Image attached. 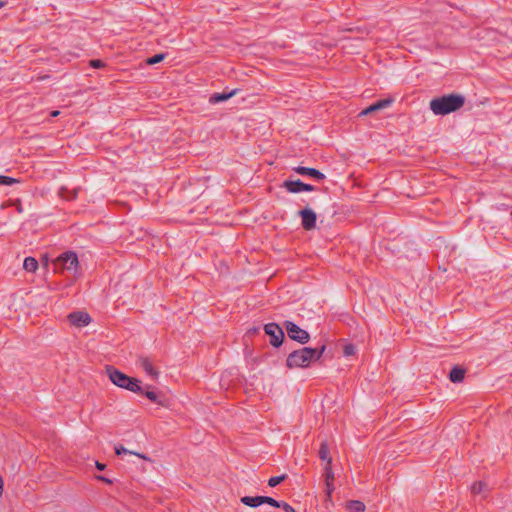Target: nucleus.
Wrapping results in <instances>:
<instances>
[{
    "label": "nucleus",
    "instance_id": "27",
    "mask_svg": "<svg viewBox=\"0 0 512 512\" xmlns=\"http://www.w3.org/2000/svg\"><path fill=\"white\" fill-rule=\"evenodd\" d=\"M145 396L152 402H158V395L154 391H146Z\"/></svg>",
    "mask_w": 512,
    "mask_h": 512
},
{
    "label": "nucleus",
    "instance_id": "24",
    "mask_svg": "<svg viewBox=\"0 0 512 512\" xmlns=\"http://www.w3.org/2000/svg\"><path fill=\"white\" fill-rule=\"evenodd\" d=\"M286 478V475H280V476H273L268 480V485L270 487H276L278 484H280L284 479Z\"/></svg>",
    "mask_w": 512,
    "mask_h": 512
},
{
    "label": "nucleus",
    "instance_id": "21",
    "mask_svg": "<svg viewBox=\"0 0 512 512\" xmlns=\"http://www.w3.org/2000/svg\"><path fill=\"white\" fill-rule=\"evenodd\" d=\"M319 457L321 460L326 461V464L330 460L332 462L331 457L329 456V447L326 442H322L320 450H319Z\"/></svg>",
    "mask_w": 512,
    "mask_h": 512
},
{
    "label": "nucleus",
    "instance_id": "13",
    "mask_svg": "<svg viewBox=\"0 0 512 512\" xmlns=\"http://www.w3.org/2000/svg\"><path fill=\"white\" fill-rule=\"evenodd\" d=\"M294 171L300 175H307V176L313 177L317 180L325 179V175L315 168L297 166L294 168Z\"/></svg>",
    "mask_w": 512,
    "mask_h": 512
},
{
    "label": "nucleus",
    "instance_id": "15",
    "mask_svg": "<svg viewBox=\"0 0 512 512\" xmlns=\"http://www.w3.org/2000/svg\"><path fill=\"white\" fill-rule=\"evenodd\" d=\"M241 503L246 506L256 508L262 505V496H244L241 498Z\"/></svg>",
    "mask_w": 512,
    "mask_h": 512
},
{
    "label": "nucleus",
    "instance_id": "18",
    "mask_svg": "<svg viewBox=\"0 0 512 512\" xmlns=\"http://www.w3.org/2000/svg\"><path fill=\"white\" fill-rule=\"evenodd\" d=\"M124 389L134 393H140L142 392L141 382L138 379L131 377L128 381V385H126Z\"/></svg>",
    "mask_w": 512,
    "mask_h": 512
},
{
    "label": "nucleus",
    "instance_id": "30",
    "mask_svg": "<svg viewBox=\"0 0 512 512\" xmlns=\"http://www.w3.org/2000/svg\"><path fill=\"white\" fill-rule=\"evenodd\" d=\"M95 466L98 470H104L105 469V464L103 463H100L98 461L95 462Z\"/></svg>",
    "mask_w": 512,
    "mask_h": 512
},
{
    "label": "nucleus",
    "instance_id": "35",
    "mask_svg": "<svg viewBox=\"0 0 512 512\" xmlns=\"http://www.w3.org/2000/svg\"><path fill=\"white\" fill-rule=\"evenodd\" d=\"M4 6V2L0 1V8Z\"/></svg>",
    "mask_w": 512,
    "mask_h": 512
},
{
    "label": "nucleus",
    "instance_id": "6",
    "mask_svg": "<svg viewBox=\"0 0 512 512\" xmlns=\"http://www.w3.org/2000/svg\"><path fill=\"white\" fill-rule=\"evenodd\" d=\"M285 189L290 193L311 192L314 187L300 180H287L283 183Z\"/></svg>",
    "mask_w": 512,
    "mask_h": 512
},
{
    "label": "nucleus",
    "instance_id": "31",
    "mask_svg": "<svg viewBox=\"0 0 512 512\" xmlns=\"http://www.w3.org/2000/svg\"><path fill=\"white\" fill-rule=\"evenodd\" d=\"M352 352H353V348L352 347H350V346H346L345 347V354L346 355H350V354H352Z\"/></svg>",
    "mask_w": 512,
    "mask_h": 512
},
{
    "label": "nucleus",
    "instance_id": "32",
    "mask_svg": "<svg viewBox=\"0 0 512 512\" xmlns=\"http://www.w3.org/2000/svg\"><path fill=\"white\" fill-rule=\"evenodd\" d=\"M98 479H99V480H102V481H104V482H106V483H109V484H111V483H112V481H111L110 479H108V478H106V477H104V476H98Z\"/></svg>",
    "mask_w": 512,
    "mask_h": 512
},
{
    "label": "nucleus",
    "instance_id": "7",
    "mask_svg": "<svg viewBox=\"0 0 512 512\" xmlns=\"http://www.w3.org/2000/svg\"><path fill=\"white\" fill-rule=\"evenodd\" d=\"M107 373L111 382L114 385L123 389L125 388L126 385H128V381L131 378L128 375L112 367L107 369Z\"/></svg>",
    "mask_w": 512,
    "mask_h": 512
},
{
    "label": "nucleus",
    "instance_id": "11",
    "mask_svg": "<svg viewBox=\"0 0 512 512\" xmlns=\"http://www.w3.org/2000/svg\"><path fill=\"white\" fill-rule=\"evenodd\" d=\"M324 477H325L326 495L328 498H330L332 492L334 491V472L332 470V465H331L330 460L324 467Z\"/></svg>",
    "mask_w": 512,
    "mask_h": 512
},
{
    "label": "nucleus",
    "instance_id": "25",
    "mask_svg": "<svg viewBox=\"0 0 512 512\" xmlns=\"http://www.w3.org/2000/svg\"><path fill=\"white\" fill-rule=\"evenodd\" d=\"M164 57H165L164 54H155L152 57L147 59V64H149V65L157 64V63L161 62L164 59Z\"/></svg>",
    "mask_w": 512,
    "mask_h": 512
},
{
    "label": "nucleus",
    "instance_id": "12",
    "mask_svg": "<svg viewBox=\"0 0 512 512\" xmlns=\"http://www.w3.org/2000/svg\"><path fill=\"white\" fill-rule=\"evenodd\" d=\"M392 102H393L392 99H383V100L377 101L376 103H373L370 106H368L367 108H365L364 110H362L359 115L365 116L372 112L382 110L384 108L389 107L392 104Z\"/></svg>",
    "mask_w": 512,
    "mask_h": 512
},
{
    "label": "nucleus",
    "instance_id": "36",
    "mask_svg": "<svg viewBox=\"0 0 512 512\" xmlns=\"http://www.w3.org/2000/svg\"><path fill=\"white\" fill-rule=\"evenodd\" d=\"M511 217H512V211H511Z\"/></svg>",
    "mask_w": 512,
    "mask_h": 512
},
{
    "label": "nucleus",
    "instance_id": "8",
    "mask_svg": "<svg viewBox=\"0 0 512 512\" xmlns=\"http://www.w3.org/2000/svg\"><path fill=\"white\" fill-rule=\"evenodd\" d=\"M138 365L143 371L146 373L148 377H150L151 380H158L159 378V371L154 366L153 362L147 358V357H141L138 360Z\"/></svg>",
    "mask_w": 512,
    "mask_h": 512
},
{
    "label": "nucleus",
    "instance_id": "4",
    "mask_svg": "<svg viewBox=\"0 0 512 512\" xmlns=\"http://www.w3.org/2000/svg\"><path fill=\"white\" fill-rule=\"evenodd\" d=\"M285 328L289 338L301 344L307 343L310 339L309 333L292 321H286Z\"/></svg>",
    "mask_w": 512,
    "mask_h": 512
},
{
    "label": "nucleus",
    "instance_id": "20",
    "mask_svg": "<svg viewBox=\"0 0 512 512\" xmlns=\"http://www.w3.org/2000/svg\"><path fill=\"white\" fill-rule=\"evenodd\" d=\"M115 453L117 455H122V454H134L138 457H140L141 459L145 460V461H149L151 462V459L149 457H147L146 455L144 454H140V453H136V452H132V451H129L128 449H126L125 447H123L122 445H119V446H116L115 447Z\"/></svg>",
    "mask_w": 512,
    "mask_h": 512
},
{
    "label": "nucleus",
    "instance_id": "1",
    "mask_svg": "<svg viewBox=\"0 0 512 512\" xmlns=\"http://www.w3.org/2000/svg\"><path fill=\"white\" fill-rule=\"evenodd\" d=\"M324 351V345L320 348L304 347L295 350L288 355L286 364L289 368H306L320 359Z\"/></svg>",
    "mask_w": 512,
    "mask_h": 512
},
{
    "label": "nucleus",
    "instance_id": "19",
    "mask_svg": "<svg viewBox=\"0 0 512 512\" xmlns=\"http://www.w3.org/2000/svg\"><path fill=\"white\" fill-rule=\"evenodd\" d=\"M23 268L27 272H35L38 268V262L34 257H26L23 262Z\"/></svg>",
    "mask_w": 512,
    "mask_h": 512
},
{
    "label": "nucleus",
    "instance_id": "33",
    "mask_svg": "<svg viewBox=\"0 0 512 512\" xmlns=\"http://www.w3.org/2000/svg\"><path fill=\"white\" fill-rule=\"evenodd\" d=\"M3 485H4V483H3V479H2V477L0 476V496H1V495H2V493H3Z\"/></svg>",
    "mask_w": 512,
    "mask_h": 512
},
{
    "label": "nucleus",
    "instance_id": "29",
    "mask_svg": "<svg viewBox=\"0 0 512 512\" xmlns=\"http://www.w3.org/2000/svg\"><path fill=\"white\" fill-rule=\"evenodd\" d=\"M91 65L95 68H98L102 65L101 61L100 60H92L91 61Z\"/></svg>",
    "mask_w": 512,
    "mask_h": 512
},
{
    "label": "nucleus",
    "instance_id": "23",
    "mask_svg": "<svg viewBox=\"0 0 512 512\" xmlns=\"http://www.w3.org/2000/svg\"><path fill=\"white\" fill-rule=\"evenodd\" d=\"M280 502L269 496H262V504H268L276 508H280Z\"/></svg>",
    "mask_w": 512,
    "mask_h": 512
},
{
    "label": "nucleus",
    "instance_id": "28",
    "mask_svg": "<svg viewBox=\"0 0 512 512\" xmlns=\"http://www.w3.org/2000/svg\"><path fill=\"white\" fill-rule=\"evenodd\" d=\"M280 508H282L285 512H296V510L288 503L281 501Z\"/></svg>",
    "mask_w": 512,
    "mask_h": 512
},
{
    "label": "nucleus",
    "instance_id": "14",
    "mask_svg": "<svg viewBox=\"0 0 512 512\" xmlns=\"http://www.w3.org/2000/svg\"><path fill=\"white\" fill-rule=\"evenodd\" d=\"M237 89H233L230 92H223V93H214L210 96L209 102L212 104H217L223 101H226L233 97L237 93Z\"/></svg>",
    "mask_w": 512,
    "mask_h": 512
},
{
    "label": "nucleus",
    "instance_id": "9",
    "mask_svg": "<svg viewBox=\"0 0 512 512\" xmlns=\"http://www.w3.org/2000/svg\"><path fill=\"white\" fill-rule=\"evenodd\" d=\"M70 323L76 327L87 326L91 322V317L87 312L77 311L68 315Z\"/></svg>",
    "mask_w": 512,
    "mask_h": 512
},
{
    "label": "nucleus",
    "instance_id": "26",
    "mask_svg": "<svg viewBox=\"0 0 512 512\" xmlns=\"http://www.w3.org/2000/svg\"><path fill=\"white\" fill-rule=\"evenodd\" d=\"M16 183V179L12 178V177H8V176H3V175H0V185H12Z\"/></svg>",
    "mask_w": 512,
    "mask_h": 512
},
{
    "label": "nucleus",
    "instance_id": "10",
    "mask_svg": "<svg viewBox=\"0 0 512 512\" xmlns=\"http://www.w3.org/2000/svg\"><path fill=\"white\" fill-rule=\"evenodd\" d=\"M299 215L302 219V225L306 230H310L315 227L317 216L313 210L305 208L299 212Z\"/></svg>",
    "mask_w": 512,
    "mask_h": 512
},
{
    "label": "nucleus",
    "instance_id": "5",
    "mask_svg": "<svg viewBox=\"0 0 512 512\" xmlns=\"http://www.w3.org/2000/svg\"><path fill=\"white\" fill-rule=\"evenodd\" d=\"M265 333L270 336V343L274 347H279L284 338L282 328L276 323H268L264 326Z\"/></svg>",
    "mask_w": 512,
    "mask_h": 512
},
{
    "label": "nucleus",
    "instance_id": "17",
    "mask_svg": "<svg viewBox=\"0 0 512 512\" xmlns=\"http://www.w3.org/2000/svg\"><path fill=\"white\" fill-rule=\"evenodd\" d=\"M346 509L349 512H364L365 511V505L361 501L352 500V501H349L346 504Z\"/></svg>",
    "mask_w": 512,
    "mask_h": 512
},
{
    "label": "nucleus",
    "instance_id": "3",
    "mask_svg": "<svg viewBox=\"0 0 512 512\" xmlns=\"http://www.w3.org/2000/svg\"><path fill=\"white\" fill-rule=\"evenodd\" d=\"M55 270L61 272H68L72 275H77L79 272V261L76 253L65 252L58 256L54 262Z\"/></svg>",
    "mask_w": 512,
    "mask_h": 512
},
{
    "label": "nucleus",
    "instance_id": "34",
    "mask_svg": "<svg viewBox=\"0 0 512 512\" xmlns=\"http://www.w3.org/2000/svg\"><path fill=\"white\" fill-rule=\"evenodd\" d=\"M59 113H60L59 111H53V112L51 113V115H52L53 117H55V116L59 115Z\"/></svg>",
    "mask_w": 512,
    "mask_h": 512
},
{
    "label": "nucleus",
    "instance_id": "16",
    "mask_svg": "<svg viewBox=\"0 0 512 512\" xmlns=\"http://www.w3.org/2000/svg\"><path fill=\"white\" fill-rule=\"evenodd\" d=\"M464 377L465 370L459 367H454L449 373V378L453 383H460Z\"/></svg>",
    "mask_w": 512,
    "mask_h": 512
},
{
    "label": "nucleus",
    "instance_id": "2",
    "mask_svg": "<svg viewBox=\"0 0 512 512\" xmlns=\"http://www.w3.org/2000/svg\"><path fill=\"white\" fill-rule=\"evenodd\" d=\"M464 101L465 99L461 95L449 94L432 99L429 106L435 115H447L459 110Z\"/></svg>",
    "mask_w": 512,
    "mask_h": 512
},
{
    "label": "nucleus",
    "instance_id": "22",
    "mask_svg": "<svg viewBox=\"0 0 512 512\" xmlns=\"http://www.w3.org/2000/svg\"><path fill=\"white\" fill-rule=\"evenodd\" d=\"M485 489H486V484L482 481L475 482L471 486V492L473 494H481L482 492L485 491Z\"/></svg>",
    "mask_w": 512,
    "mask_h": 512
}]
</instances>
